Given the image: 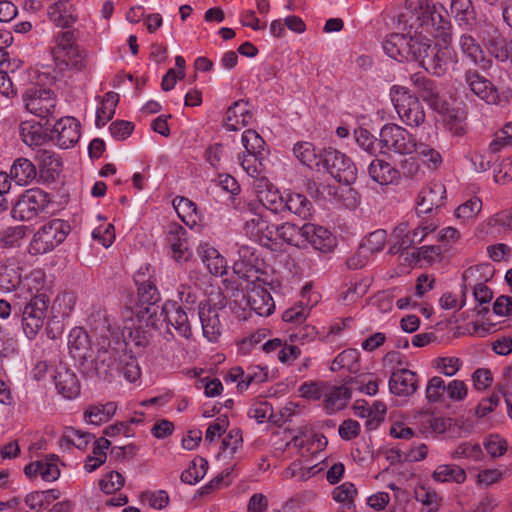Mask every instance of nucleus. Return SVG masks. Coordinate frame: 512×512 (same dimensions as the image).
<instances>
[{
	"label": "nucleus",
	"instance_id": "obj_1",
	"mask_svg": "<svg viewBox=\"0 0 512 512\" xmlns=\"http://www.w3.org/2000/svg\"><path fill=\"white\" fill-rule=\"evenodd\" d=\"M91 329L96 336V354L81 363L82 371L89 377L111 381L119 373L121 355L111 347L110 335H119V329L101 312L92 316Z\"/></svg>",
	"mask_w": 512,
	"mask_h": 512
},
{
	"label": "nucleus",
	"instance_id": "obj_2",
	"mask_svg": "<svg viewBox=\"0 0 512 512\" xmlns=\"http://www.w3.org/2000/svg\"><path fill=\"white\" fill-rule=\"evenodd\" d=\"M76 30L60 31L54 37L51 55L56 69L81 71L86 67L87 54L78 44Z\"/></svg>",
	"mask_w": 512,
	"mask_h": 512
},
{
	"label": "nucleus",
	"instance_id": "obj_3",
	"mask_svg": "<svg viewBox=\"0 0 512 512\" xmlns=\"http://www.w3.org/2000/svg\"><path fill=\"white\" fill-rule=\"evenodd\" d=\"M432 41L421 35L392 33L383 41L385 53L399 62L416 61L420 64L429 53Z\"/></svg>",
	"mask_w": 512,
	"mask_h": 512
},
{
	"label": "nucleus",
	"instance_id": "obj_4",
	"mask_svg": "<svg viewBox=\"0 0 512 512\" xmlns=\"http://www.w3.org/2000/svg\"><path fill=\"white\" fill-rule=\"evenodd\" d=\"M390 97L401 121L410 127H419L425 121V110L418 97L412 95L408 88L394 85Z\"/></svg>",
	"mask_w": 512,
	"mask_h": 512
},
{
	"label": "nucleus",
	"instance_id": "obj_5",
	"mask_svg": "<svg viewBox=\"0 0 512 512\" xmlns=\"http://www.w3.org/2000/svg\"><path fill=\"white\" fill-rule=\"evenodd\" d=\"M69 231V225L60 219H53L44 224L33 235L29 244L32 255L45 254L61 244Z\"/></svg>",
	"mask_w": 512,
	"mask_h": 512
},
{
	"label": "nucleus",
	"instance_id": "obj_6",
	"mask_svg": "<svg viewBox=\"0 0 512 512\" xmlns=\"http://www.w3.org/2000/svg\"><path fill=\"white\" fill-rule=\"evenodd\" d=\"M380 147L383 154L394 152L410 155L417 149L416 138L404 127L388 123L380 130Z\"/></svg>",
	"mask_w": 512,
	"mask_h": 512
},
{
	"label": "nucleus",
	"instance_id": "obj_7",
	"mask_svg": "<svg viewBox=\"0 0 512 512\" xmlns=\"http://www.w3.org/2000/svg\"><path fill=\"white\" fill-rule=\"evenodd\" d=\"M320 162V167L325 169L339 183L350 185L357 178V168L353 161L346 154L336 149H325L320 154Z\"/></svg>",
	"mask_w": 512,
	"mask_h": 512
},
{
	"label": "nucleus",
	"instance_id": "obj_8",
	"mask_svg": "<svg viewBox=\"0 0 512 512\" xmlns=\"http://www.w3.org/2000/svg\"><path fill=\"white\" fill-rule=\"evenodd\" d=\"M22 100L28 112L42 119L53 116L56 111L55 93L39 84H32L26 88Z\"/></svg>",
	"mask_w": 512,
	"mask_h": 512
},
{
	"label": "nucleus",
	"instance_id": "obj_9",
	"mask_svg": "<svg viewBox=\"0 0 512 512\" xmlns=\"http://www.w3.org/2000/svg\"><path fill=\"white\" fill-rule=\"evenodd\" d=\"M50 299L46 293L33 295L22 312V327L28 339H33L44 325Z\"/></svg>",
	"mask_w": 512,
	"mask_h": 512
},
{
	"label": "nucleus",
	"instance_id": "obj_10",
	"mask_svg": "<svg viewBox=\"0 0 512 512\" xmlns=\"http://www.w3.org/2000/svg\"><path fill=\"white\" fill-rule=\"evenodd\" d=\"M50 203L49 196L41 189L25 191L14 204L11 215L20 221H29L44 212Z\"/></svg>",
	"mask_w": 512,
	"mask_h": 512
},
{
	"label": "nucleus",
	"instance_id": "obj_11",
	"mask_svg": "<svg viewBox=\"0 0 512 512\" xmlns=\"http://www.w3.org/2000/svg\"><path fill=\"white\" fill-rule=\"evenodd\" d=\"M264 261L257 255V249L249 245H240L238 259L234 261L233 271L246 283L264 274Z\"/></svg>",
	"mask_w": 512,
	"mask_h": 512
},
{
	"label": "nucleus",
	"instance_id": "obj_12",
	"mask_svg": "<svg viewBox=\"0 0 512 512\" xmlns=\"http://www.w3.org/2000/svg\"><path fill=\"white\" fill-rule=\"evenodd\" d=\"M265 284L261 277H256L245 285L247 304L260 316H269L275 309V303Z\"/></svg>",
	"mask_w": 512,
	"mask_h": 512
},
{
	"label": "nucleus",
	"instance_id": "obj_13",
	"mask_svg": "<svg viewBox=\"0 0 512 512\" xmlns=\"http://www.w3.org/2000/svg\"><path fill=\"white\" fill-rule=\"evenodd\" d=\"M468 89L487 104L497 105L500 102L498 89L486 77L474 68L465 70L463 75Z\"/></svg>",
	"mask_w": 512,
	"mask_h": 512
},
{
	"label": "nucleus",
	"instance_id": "obj_14",
	"mask_svg": "<svg viewBox=\"0 0 512 512\" xmlns=\"http://www.w3.org/2000/svg\"><path fill=\"white\" fill-rule=\"evenodd\" d=\"M189 312L190 311L176 304H165L163 306L161 315L164 316V321L167 325V334L170 335L171 338L174 337V334L171 332V327L180 337L185 339L191 338L192 327L188 316Z\"/></svg>",
	"mask_w": 512,
	"mask_h": 512
},
{
	"label": "nucleus",
	"instance_id": "obj_15",
	"mask_svg": "<svg viewBox=\"0 0 512 512\" xmlns=\"http://www.w3.org/2000/svg\"><path fill=\"white\" fill-rule=\"evenodd\" d=\"M92 337H95L94 334ZM68 348L71 356L80 361V364L92 358L96 350L95 342L92 343L91 335L81 327H75L70 331Z\"/></svg>",
	"mask_w": 512,
	"mask_h": 512
},
{
	"label": "nucleus",
	"instance_id": "obj_16",
	"mask_svg": "<svg viewBox=\"0 0 512 512\" xmlns=\"http://www.w3.org/2000/svg\"><path fill=\"white\" fill-rule=\"evenodd\" d=\"M52 139L63 149L73 147L80 139V124L74 117L58 120L52 129Z\"/></svg>",
	"mask_w": 512,
	"mask_h": 512
},
{
	"label": "nucleus",
	"instance_id": "obj_17",
	"mask_svg": "<svg viewBox=\"0 0 512 512\" xmlns=\"http://www.w3.org/2000/svg\"><path fill=\"white\" fill-rule=\"evenodd\" d=\"M134 281L137 286L138 300L141 305H147L144 310L147 314H156L154 305L160 300V294L154 282L151 281V275H146L142 268L134 275Z\"/></svg>",
	"mask_w": 512,
	"mask_h": 512
},
{
	"label": "nucleus",
	"instance_id": "obj_18",
	"mask_svg": "<svg viewBox=\"0 0 512 512\" xmlns=\"http://www.w3.org/2000/svg\"><path fill=\"white\" fill-rule=\"evenodd\" d=\"M219 308L209 302H200L199 320L201 322L203 335L210 342H214L221 335L222 325L220 322Z\"/></svg>",
	"mask_w": 512,
	"mask_h": 512
},
{
	"label": "nucleus",
	"instance_id": "obj_19",
	"mask_svg": "<svg viewBox=\"0 0 512 512\" xmlns=\"http://www.w3.org/2000/svg\"><path fill=\"white\" fill-rule=\"evenodd\" d=\"M303 233V248L306 247V244H310L316 250L330 252L335 246V238L323 226L306 223L303 225Z\"/></svg>",
	"mask_w": 512,
	"mask_h": 512
},
{
	"label": "nucleus",
	"instance_id": "obj_20",
	"mask_svg": "<svg viewBox=\"0 0 512 512\" xmlns=\"http://www.w3.org/2000/svg\"><path fill=\"white\" fill-rule=\"evenodd\" d=\"M418 388L417 374L406 368H395L389 379V390L397 396L407 397Z\"/></svg>",
	"mask_w": 512,
	"mask_h": 512
},
{
	"label": "nucleus",
	"instance_id": "obj_21",
	"mask_svg": "<svg viewBox=\"0 0 512 512\" xmlns=\"http://www.w3.org/2000/svg\"><path fill=\"white\" fill-rule=\"evenodd\" d=\"M459 48L462 54L470 60L471 63L483 70L490 69L492 60L487 58L481 45L470 33H463L459 37Z\"/></svg>",
	"mask_w": 512,
	"mask_h": 512
},
{
	"label": "nucleus",
	"instance_id": "obj_22",
	"mask_svg": "<svg viewBox=\"0 0 512 512\" xmlns=\"http://www.w3.org/2000/svg\"><path fill=\"white\" fill-rule=\"evenodd\" d=\"M410 80L418 95L427 102L434 110H440L443 108V101L439 95L440 91L436 83L427 78L422 73H414L411 75Z\"/></svg>",
	"mask_w": 512,
	"mask_h": 512
},
{
	"label": "nucleus",
	"instance_id": "obj_23",
	"mask_svg": "<svg viewBox=\"0 0 512 512\" xmlns=\"http://www.w3.org/2000/svg\"><path fill=\"white\" fill-rule=\"evenodd\" d=\"M445 187L441 183H434L423 188L416 200V211L420 214H427L443 205Z\"/></svg>",
	"mask_w": 512,
	"mask_h": 512
},
{
	"label": "nucleus",
	"instance_id": "obj_24",
	"mask_svg": "<svg viewBox=\"0 0 512 512\" xmlns=\"http://www.w3.org/2000/svg\"><path fill=\"white\" fill-rule=\"evenodd\" d=\"M54 382L58 393L64 398L73 399L80 393V383L76 374L64 364L57 366Z\"/></svg>",
	"mask_w": 512,
	"mask_h": 512
},
{
	"label": "nucleus",
	"instance_id": "obj_25",
	"mask_svg": "<svg viewBox=\"0 0 512 512\" xmlns=\"http://www.w3.org/2000/svg\"><path fill=\"white\" fill-rule=\"evenodd\" d=\"M186 230L179 224L169 225L166 241L176 261H187L191 256L186 238Z\"/></svg>",
	"mask_w": 512,
	"mask_h": 512
},
{
	"label": "nucleus",
	"instance_id": "obj_26",
	"mask_svg": "<svg viewBox=\"0 0 512 512\" xmlns=\"http://www.w3.org/2000/svg\"><path fill=\"white\" fill-rule=\"evenodd\" d=\"M49 19L59 27L68 28L77 21L74 5L69 0H59L47 8Z\"/></svg>",
	"mask_w": 512,
	"mask_h": 512
},
{
	"label": "nucleus",
	"instance_id": "obj_27",
	"mask_svg": "<svg viewBox=\"0 0 512 512\" xmlns=\"http://www.w3.org/2000/svg\"><path fill=\"white\" fill-rule=\"evenodd\" d=\"M428 51L429 53L426 54L420 65L426 71L434 75H443L448 67L450 51L447 48L438 47L433 43L431 44Z\"/></svg>",
	"mask_w": 512,
	"mask_h": 512
},
{
	"label": "nucleus",
	"instance_id": "obj_28",
	"mask_svg": "<svg viewBox=\"0 0 512 512\" xmlns=\"http://www.w3.org/2000/svg\"><path fill=\"white\" fill-rule=\"evenodd\" d=\"M251 118L252 114L247 109V103L244 100H238L227 109L223 125L229 131H238L247 126Z\"/></svg>",
	"mask_w": 512,
	"mask_h": 512
},
{
	"label": "nucleus",
	"instance_id": "obj_29",
	"mask_svg": "<svg viewBox=\"0 0 512 512\" xmlns=\"http://www.w3.org/2000/svg\"><path fill=\"white\" fill-rule=\"evenodd\" d=\"M22 283L21 267L15 258H8L0 265V289L11 292Z\"/></svg>",
	"mask_w": 512,
	"mask_h": 512
},
{
	"label": "nucleus",
	"instance_id": "obj_30",
	"mask_svg": "<svg viewBox=\"0 0 512 512\" xmlns=\"http://www.w3.org/2000/svg\"><path fill=\"white\" fill-rule=\"evenodd\" d=\"M484 45L489 55L497 61L512 63V39L491 35L488 39H484Z\"/></svg>",
	"mask_w": 512,
	"mask_h": 512
},
{
	"label": "nucleus",
	"instance_id": "obj_31",
	"mask_svg": "<svg viewBox=\"0 0 512 512\" xmlns=\"http://www.w3.org/2000/svg\"><path fill=\"white\" fill-rule=\"evenodd\" d=\"M9 176L17 185L25 186L36 178V167L29 159L20 157L14 160Z\"/></svg>",
	"mask_w": 512,
	"mask_h": 512
},
{
	"label": "nucleus",
	"instance_id": "obj_32",
	"mask_svg": "<svg viewBox=\"0 0 512 512\" xmlns=\"http://www.w3.org/2000/svg\"><path fill=\"white\" fill-rule=\"evenodd\" d=\"M368 173L370 177L380 185H388L399 178L400 172L392 167L388 162L383 160H373L369 167Z\"/></svg>",
	"mask_w": 512,
	"mask_h": 512
},
{
	"label": "nucleus",
	"instance_id": "obj_33",
	"mask_svg": "<svg viewBox=\"0 0 512 512\" xmlns=\"http://www.w3.org/2000/svg\"><path fill=\"white\" fill-rule=\"evenodd\" d=\"M289 211L303 220H308L313 214L310 200L300 193H288L285 196L284 212Z\"/></svg>",
	"mask_w": 512,
	"mask_h": 512
},
{
	"label": "nucleus",
	"instance_id": "obj_34",
	"mask_svg": "<svg viewBox=\"0 0 512 512\" xmlns=\"http://www.w3.org/2000/svg\"><path fill=\"white\" fill-rule=\"evenodd\" d=\"M199 254L209 272L215 276L226 274L227 264L225 258L213 247L201 246Z\"/></svg>",
	"mask_w": 512,
	"mask_h": 512
},
{
	"label": "nucleus",
	"instance_id": "obj_35",
	"mask_svg": "<svg viewBox=\"0 0 512 512\" xmlns=\"http://www.w3.org/2000/svg\"><path fill=\"white\" fill-rule=\"evenodd\" d=\"M35 158L40 170L46 173L47 177L54 178L55 175L59 174L62 162L60 157L53 150L39 148L36 151Z\"/></svg>",
	"mask_w": 512,
	"mask_h": 512
},
{
	"label": "nucleus",
	"instance_id": "obj_36",
	"mask_svg": "<svg viewBox=\"0 0 512 512\" xmlns=\"http://www.w3.org/2000/svg\"><path fill=\"white\" fill-rule=\"evenodd\" d=\"M116 410L117 405L115 402L92 405L84 412V419L90 424L100 425L101 423L109 421Z\"/></svg>",
	"mask_w": 512,
	"mask_h": 512
},
{
	"label": "nucleus",
	"instance_id": "obj_37",
	"mask_svg": "<svg viewBox=\"0 0 512 512\" xmlns=\"http://www.w3.org/2000/svg\"><path fill=\"white\" fill-rule=\"evenodd\" d=\"M433 479L438 482H455L460 484L466 480V473L464 469L457 465L442 464L435 469Z\"/></svg>",
	"mask_w": 512,
	"mask_h": 512
},
{
	"label": "nucleus",
	"instance_id": "obj_38",
	"mask_svg": "<svg viewBox=\"0 0 512 512\" xmlns=\"http://www.w3.org/2000/svg\"><path fill=\"white\" fill-rule=\"evenodd\" d=\"M110 444V441L105 437H101L94 442L92 455L87 458L84 465L87 472L95 471L106 461V450L109 448Z\"/></svg>",
	"mask_w": 512,
	"mask_h": 512
},
{
	"label": "nucleus",
	"instance_id": "obj_39",
	"mask_svg": "<svg viewBox=\"0 0 512 512\" xmlns=\"http://www.w3.org/2000/svg\"><path fill=\"white\" fill-rule=\"evenodd\" d=\"M267 153H243L239 155L240 165L243 170L253 178L259 177L264 170L263 161L266 158Z\"/></svg>",
	"mask_w": 512,
	"mask_h": 512
},
{
	"label": "nucleus",
	"instance_id": "obj_40",
	"mask_svg": "<svg viewBox=\"0 0 512 512\" xmlns=\"http://www.w3.org/2000/svg\"><path fill=\"white\" fill-rule=\"evenodd\" d=\"M351 398V389L346 386L335 387L325 399V409L329 413L343 409Z\"/></svg>",
	"mask_w": 512,
	"mask_h": 512
},
{
	"label": "nucleus",
	"instance_id": "obj_41",
	"mask_svg": "<svg viewBox=\"0 0 512 512\" xmlns=\"http://www.w3.org/2000/svg\"><path fill=\"white\" fill-rule=\"evenodd\" d=\"M20 134L23 142L30 147L41 146L46 140V134L38 123H23L20 128Z\"/></svg>",
	"mask_w": 512,
	"mask_h": 512
},
{
	"label": "nucleus",
	"instance_id": "obj_42",
	"mask_svg": "<svg viewBox=\"0 0 512 512\" xmlns=\"http://www.w3.org/2000/svg\"><path fill=\"white\" fill-rule=\"evenodd\" d=\"M294 155L304 165L320 169V156L318 157L312 143L299 142L293 148Z\"/></svg>",
	"mask_w": 512,
	"mask_h": 512
},
{
	"label": "nucleus",
	"instance_id": "obj_43",
	"mask_svg": "<svg viewBox=\"0 0 512 512\" xmlns=\"http://www.w3.org/2000/svg\"><path fill=\"white\" fill-rule=\"evenodd\" d=\"M28 227L25 225L11 226L0 231V248H13L19 246L28 232Z\"/></svg>",
	"mask_w": 512,
	"mask_h": 512
},
{
	"label": "nucleus",
	"instance_id": "obj_44",
	"mask_svg": "<svg viewBox=\"0 0 512 512\" xmlns=\"http://www.w3.org/2000/svg\"><path fill=\"white\" fill-rule=\"evenodd\" d=\"M416 146L417 149L414 152L417 153L419 159L423 162L424 165L432 170H436L441 166L443 159L441 154L436 149L432 148L428 144L417 141Z\"/></svg>",
	"mask_w": 512,
	"mask_h": 512
},
{
	"label": "nucleus",
	"instance_id": "obj_45",
	"mask_svg": "<svg viewBox=\"0 0 512 512\" xmlns=\"http://www.w3.org/2000/svg\"><path fill=\"white\" fill-rule=\"evenodd\" d=\"M303 235V226L286 222L278 227V239L298 248H303Z\"/></svg>",
	"mask_w": 512,
	"mask_h": 512
},
{
	"label": "nucleus",
	"instance_id": "obj_46",
	"mask_svg": "<svg viewBox=\"0 0 512 512\" xmlns=\"http://www.w3.org/2000/svg\"><path fill=\"white\" fill-rule=\"evenodd\" d=\"M354 136L357 144L370 155L375 156L378 153H382L383 150L380 147V137L375 138L367 129L358 128L354 131Z\"/></svg>",
	"mask_w": 512,
	"mask_h": 512
},
{
	"label": "nucleus",
	"instance_id": "obj_47",
	"mask_svg": "<svg viewBox=\"0 0 512 512\" xmlns=\"http://www.w3.org/2000/svg\"><path fill=\"white\" fill-rule=\"evenodd\" d=\"M119 364L120 369L117 375H123L129 382H135L140 377V367L134 356L128 353H123L119 358Z\"/></svg>",
	"mask_w": 512,
	"mask_h": 512
},
{
	"label": "nucleus",
	"instance_id": "obj_48",
	"mask_svg": "<svg viewBox=\"0 0 512 512\" xmlns=\"http://www.w3.org/2000/svg\"><path fill=\"white\" fill-rule=\"evenodd\" d=\"M208 462L204 458H199L198 462L195 460L192 464L182 472L181 481L186 484H196L200 481L207 473Z\"/></svg>",
	"mask_w": 512,
	"mask_h": 512
},
{
	"label": "nucleus",
	"instance_id": "obj_49",
	"mask_svg": "<svg viewBox=\"0 0 512 512\" xmlns=\"http://www.w3.org/2000/svg\"><path fill=\"white\" fill-rule=\"evenodd\" d=\"M241 141L247 153H266L265 141L255 130L248 129L244 131Z\"/></svg>",
	"mask_w": 512,
	"mask_h": 512
},
{
	"label": "nucleus",
	"instance_id": "obj_50",
	"mask_svg": "<svg viewBox=\"0 0 512 512\" xmlns=\"http://www.w3.org/2000/svg\"><path fill=\"white\" fill-rule=\"evenodd\" d=\"M259 201L266 210L274 214L284 213L285 198L276 191L262 192L259 196Z\"/></svg>",
	"mask_w": 512,
	"mask_h": 512
},
{
	"label": "nucleus",
	"instance_id": "obj_51",
	"mask_svg": "<svg viewBox=\"0 0 512 512\" xmlns=\"http://www.w3.org/2000/svg\"><path fill=\"white\" fill-rule=\"evenodd\" d=\"M76 304V296L73 292H62L55 298L52 309L62 317H67Z\"/></svg>",
	"mask_w": 512,
	"mask_h": 512
},
{
	"label": "nucleus",
	"instance_id": "obj_52",
	"mask_svg": "<svg viewBox=\"0 0 512 512\" xmlns=\"http://www.w3.org/2000/svg\"><path fill=\"white\" fill-rule=\"evenodd\" d=\"M125 483L123 475L116 471L105 474L99 481V487L105 494H112L120 490Z\"/></svg>",
	"mask_w": 512,
	"mask_h": 512
},
{
	"label": "nucleus",
	"instance_id": "obj_53",
	"mask_svg": "<svg viewBox=\"0 0 512 512\" xmlns=\"http://www.w3.org/2000/svg\"><path fill=\"white\" fill-rule=\"evenodd\" d=\"M451 457L453 459L458 458H467L472 459L474 461H479L483 457V452L479 444L470 443V442H464L459 444L453 453L451 454Z\"/></svg>",
	"mask_w": 512,
	"mask_h": 512
},
{
	"label": "nucleus",
	"instance_id": "obj_54",
	"mask_svg": "<svg viewBox=\"0 0 512 512\" xmlns=\"http://www.w3.org/2000/svg\"><path fill=\"white\" fill-rule=\"evenodd\" d=\"M57 456L49 455L43 460H39V474L47 482L55 481L60 476V470L56 464Z\"/></svg>",
	"mask_w": 512,
	"mask_h": 512
},
{
	"label": "nucleus",
	"instance_id": "obj_55",
	"mask_svg": "<svg viewBox=\"0 0 512 512\" xmlns=\"http://www.w3.org/2000/svg\"><path fill=\"white\" fill-rule=\"evenodd\" d=\"M386 231L379 229L368 235L366 240L361 244L362 252L373 254L383 249L386 242Z\"/></svg>",
	"mask_w": 512,
	"mask_h": 512
},
{
	"label": "nucleus",
	"instance_id": "obj_56",
	"mask_svg": "<svg viewBox=\"0 0 512 512\" xmlns=\"http://www.w3.org/2000/svg\"><path fill=\"white\" fill-rule=\"evenodd\" d=\"M482 209V201L478 197H473L459 205L455 211L457 218L469 220L475 218Z\"/></svg>",
	"mask_w": 512,
	"mask_h": 512
},
{
	"label": "nucleus",
	"instance_id": "obj_57",
	"mask_svg": "<svg viewBox=\"0 0 512 512\" xmlns=\"http://www.w3.org/2000/svg\"><path fill=\"white\" fill-rule=\"evenodd\" d=\"M333 499L337 502L344 503L348 507L353 504L354 498L357 495V489L351 482H345L342 485L334 488Z\"/></svg>",
	"mask_w": 512,
	"mask_h": 512
},
{
	"label": "nucleus",
	"instance_id": "obj_58",
	"mask_svg": "<svg viewBox=\"0 0 512 512\" xmlns=\"http://www.w3.org/2000/svg\"><path fill=\"white\" fill-rule=\"evenodd\" d=\"M415 499L428 508L427 512H436L438 509V495L435 491L425 486H419L415 489Z\"/></svg>",
	"mask_w": 512,
	"mask_h": 512
},
{
	"label": "nucleus",
	"instance_id": "obj_59",
	"mask_svg": "<svg viewBox=\"0 0 512 512\" xmlns=\"http://www.w3.org/2000/svg\"><path fill=\"white\" fill-rule=\"evenodd\" d=\"M447 385L444 380L439 376L432 377L426 387V398L428 402H440L444 392H446Z\"/></svg>",
	"mask_w": 512,
	"mask_h": 512
},
{
	"label": "nucleus",
	"instance_id": "obj_60",
	"mask_svg": "<svg viewBox=\"0 0 512 512\" xmlns=\"http://www.w3.org/2000/svg\"><path fill=\"white\" fill-rule=\"evenodd\" d=\"M141 500L147 503L151 508L162 510L169 503V495L164 490H158L155 492H144L141 495Z\"/></svg>",
	"mask_w": 512,
	"mask_h": 512
},
{
	"label": "nucleus",
	"instance_id": "obj_61",
	"mask_svg": "<svg viewBox=\"0 0 512 512\" xmlns=\"http://www.w3.org/2000/svg\"><path fill=\"white\" fill-rule=\"evenodd\" d=\"M483 445L493 458L500 457L507 451V442L499 435H490L485 439Z\"/></svg>",
	"mask_w": 512,
	"mask_h": 512
},
{
	"label": "nucleus",
	"instance_id": "obj_62",
	"mask_svg": "<svg viewBox=\"0 0 512 512\" xmlns=\"http://www.w3.org/2000/svg\"><path fill=\"white\" fill-rule=\"evenodd\" d=\"M261 228H267V220L261 214L255 213L250 219L245 221L244 231L250 238L255 240L259 238Z\"/></svg>",
	"mask_w": 512,
	"mask_h": 512
},
{
	"label": "nucleus",
	"instance_id": "obj_63",
	"mask_svg": "<svg viewBox=\"0 0 512 512\" xmlns=\"http://www.w3.org/2000/svg\"><path fill=\"white\" fill-rule=\"evenodd\" d=\"M178 295L185 306V310L190 311L193 315L192 307L198 300V290L190 285L182 284L178 288Z\"/></svg>",
	"mask_w": 512,
	"mask_h": 512
},
{
	"label": "nucleus",
	"instance_id": "obj_64",
	"mask_svg": "<svg viewBox=\"0 0 512 512\" xmlns=\"http://www.w3.org/2000/svg\"><path fill=\"white\" fill-rule=\"evenodd\" d=\"M452 12L459 21H465L469 25L470 16L473 14V7L470 0H452Z\"/></svg>",
	"mask_w": 512,
	"mask_h": 512
}]
</instances>
